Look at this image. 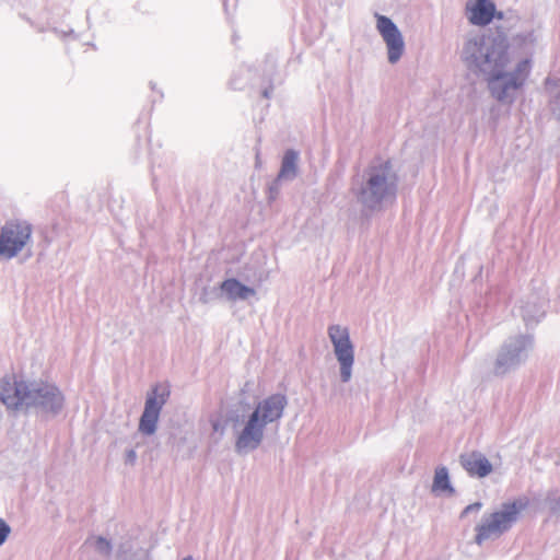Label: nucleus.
<instances>
[{
  "instance_id": "nucleus-1",
  "label": "nucleus",
  "mask_w": 560,
  "mask_h": 560,
  "mask_svg": "<svg viewBox=\"0 0 560 560\" xmlns=\"http://www.w3.org/2000/svg\"><path fill=\"white\" fill-rule=\"evenodd\" d=\"M460 59L467 70L487 82L491 96L511 105L530 74V60L523 58L512 66L510 44L501 34L483 33L467 37Z\"/></svg>"
},
{
  "instance_id": "nucleus-2",
  "label": "nucleus",
  "mask_w": 560,
  "mask_h": 560,
  "mask_svg": "<svg viewBox=\"0 0 560 560\" xmlns=\"http://www.w3.org/2000/svg\"><path fill=\"white\" fill-rule=\"evenodd\" d=\"M287 405V396L277 393L259 400L246 420L244 412L238 409L230 410L226 422L237 432L235 451L246 454L257 450L264 440L265 428L282 418Z\"/></svg>"
},
{
  "instance_id": "nucleus-3",
  "label": "nucleus",
  "mask_w": 560,
  "mask_h": 560,
  "mask_svg": "<svg viewBox=\"0 0 560 560\" xmlns=\"http://www.w3.org/2000/svg\"><path fill=\"white\" fill-rule=\"evenodd\" d=\"M0 401L12 410H35L42 416L56 417L65 405L62 392L52 383L8 378L0 381Z\"/></svg>"
},
{
  "instance_id": "nucleus-4",
  "label": "nucleus",
  "mask_w": 560,
  "mask_h": 560,
  "mask_svg": "<svg viewBox=\"0 0 560 560\" xmlns=\"http://www.w3.org/2000/svg\"><path fill=\"white\" fill-rule=\"evenodd\" d=\"M399 176L390 160L374 159L352 183L351 192L363 211H380L398 192Z\"/></svg>"
},
{
  "instance_id": "nucleus-5",
  "label": "nucleus",
  "mask_w": 560,
  "mask_h": 560,
  "mask_svg": "<svg viewBox=\"0 0 560 560\" xmlns=\"http://www.w3.org/2000/svg\"><path fill=\"white\" fill-rule=\"evenodd\" d=\"M528 504L529 500L526 497L517 498L512 502L503 503L499 511L483 515L481 523L476 527V544L481 545L491 537H500L509 532Z\"/></svg>"
},
{
  "instance_id": "nucleus-6",
  "label": "nucleus",
  "mask_w": 560,
  "mask_h": 560,
  "mask_svg": "<svg viewBox=\"0 0 560 560\" xmlns=\"http://www.w3.org/2000/svg\"><path fill=\"white\" fill-rule=\"evenodd\" d=\"M33 225L30 221L12 218L0 228V257L10 260L23 250L32 255Z\"/></svg>"
},
{
  "instance_id": "nucleus-7",
  "label": "nucleus",
  "mask_w": 560,
  "mask_h": 560,
  "mask_svg": "<svg viewBox=\"0 0 560 560\" xmlns=\"http://www.w3.org/2000/svg\"><path fill=\"white\" fill-rule=\"evenodd\" d=\"M533 347L534 337L529 334L509 337L498 352L493 366L494 375L503 376L517 370L527 361Z\"/></svg>"
},
{
  "instance_id": "nucleus-8",
  "label": "nucleus",
  "mask_w": 560,
  "mask_h": 560,
  "mask_svg": "<svg viewBox=\"0 0 560 560\" xmlns=\"http://www.w3.org/2000/svg\"><path fill=\"white\" fill-rule=\"evenodd\" d=\"M329 340L334 348V354L339 363L340 380L350 382L354 364V346L350 339L349 329L341 325H330L327 329Z\"/></svg>"
},
{
  "instance_id": "nucleus-9",
  "label": "nucleus",
  "mask_w": 560,
  "mask_h": 560,
  "mask_svg": "<svg viewBox=\"0 0 560 560\" xmlns=\"http://www.w3.org/2000/svg\"><path fill=\"white\" fill-rule=\"evenodd\" d=\"M170 389L166 385L155 384L147 393L144 409L139 419V432L150 436L156 432L158 421L164 405L170 397Z\"/></svg>"
},
{
  "instance_id": "nucleus-10",
  "label": "nucleus",
  "mask_w": 560,
  "mask_h": 560,
  "mask_svg": "<svg viewBox=\"0 0 560 560\" xmlns=\"http://www.w3.org/2000/svg\"><path fill=\"white\" fill-rule=\"evenodd\" d=\"M375 19L376 30L386 45L387 60L390 65H395L405 52L402 34L390 18L375 13Z\"/></svg>"
},
{
  "instance_id": "nucleus-11",
  "label": "nucleus",
  "mask_w": 560,
  "mask_h": 560,
  "mask_svg": "<svg viewBox=\"0 0 560 560\" xmlns=\"http://www.w3.org/2000/svg\"><path fill=\"white\" fill-rule=\"evenodd\" d=\"M467 19L472 25L486 26L494 18L503 19V12L497 11L491 0H468L466 3Z\"/></svg>"
},
{
  "instance_id": "nucleus-12",
  "label": "nucleus",
  "mask_w": 560,
  "mask_h": 560,
  "mask_svg": "<svg viewBox=\"0 0 560 560\" xmlns=\"http://www.w3.org/2000/svg\"><path fill=\"white\" fill-rule=\"evenodd\" d=\"M547 298L545 294L532 293L520 305V314L527 327L536 325L546 313Z\"/></svg>"
},
{
  "instance_id": "nucleus-13",
  "label": "nucleus",
  "mask_w": 560,
  "mask_h": 560,
  "mask_svg": "<svg viewBox=\"0 0 560 560\" xmlns=\"http://www.w3.org/2000/svg\"><path fill=\"white\" fill-rule=\"evenodd\" d=\"M459 463L471 477L485 478L492 471V464L480 452L462 454Z\"/></svg>"
},
{
  "instance_id": "nucleus-14",
  "label": "nucleus",
  "mask_w": 560,
  "mask_h": 560,
  "mask_svg": "<svg viewBox=\"0 0 560 560\" xmlns=\"http://www.w3.org/2000/svg\"><path fill=\"white\" fill-rule=\"evenodd\" d=\"M220 290L231 302L246 301L256 295L254 288L242 283L236 278H228L220 283Z\"/></svg>"
},
{
  "instance_id": "nucleus-15",
  "label": "nucleus",
  "mask_w": 560,
  "mask_h": 560,
  "mask_svg": "<svg viewBox=\"0 0 560 560\" xmlns=\"http://www.w3.org/2000/svg\"><path fill=\"white\" fill-rule=\"evenodd\" d=\"M300 153L295 149H287L281 159L280 170L278 172V180L285 183L293 182L299 175Z\"/></svg>"
},
{
  "instance_id": "nucleus-16",
  "label": "nucleus",
  "mask_w": 560,
  "mask_h": 560,
  "mask_svg": "<svg viewBox=\"0 0 560 560\" xmlns=\"http://www.w3.org/2000/svg\"><path fill=\"white\" fill-rule=\"evenodd\" d=\"M278 52H269L266 55L261 66V73L257 72V79H261V83H281L282 75L278 70Z\"/></svg>"
},
{
  "instance_id": "nucleus-17",
  "label": "nucleus",
  "mask_w": 560,
  "mask_h": 560,
  "mask_svg": "<svg viewBox=\"0 0 560 560\" xmlns=\"http://www.w3.org/2000/svg\"><path fill=\"white\" fill-rule=\"evenodd\" d=\"M257 70L242 65L232 74L230 85L233 90H243L248 83H256Z\"/></svg>"
},
{
  "instance_id": "nucleus-18",
  "label": "nucleus",
  "mask_w": 560,
  "mask_h": 560,
  "mask_svg": "<svg viewBox=\"0 0 560 560\" xmlns=\"http://www.w3.org/2000/svg\"><path fill=\"white\" fill-rule=\"evenodd\" d=\"M432 492H447L450 495L455 493V489L450 480L448 470L445 466L435 469Z\"/></svg>"
},
{
  "instance_id": "nucleus-19",
  "label": "nucleus",
  "mask_w": 560,
  "mask_h": 560,
  "mask_svg": "<svg viewBox=\"0 0 560 560\" xmlns=\"http://www.w3.org/2000/svg\"><path fill=\"white\" fill-rule=\"evenodd\" d=\"M84 545L93 548L102 556H109L113 549L110 541L103 536L88 538Z\"/></svg>"
},
{
  "instance_id": "nucleus-20",
  "label": "nucleus",
  "mask_w": 560,
  "mask_h": 560,
  "mask_svg": "<svg viewBox=\"0 0 560 560\" xmlns=\"http://www.w3.org/2000/svg\"><path fill=\"white\" fill-rule=\"evenodd\" d=\"M546 505L551 515L560 517V490L551 489L547 492L545 499Z\"/></svg>"
},
{
  "instance_id": "nucleus-21",
  "label": "nucleus",
  "mask_w": 560,
  "mask_h": 560,
  "mask_svg": "<svg viewBox=\"0 0 560 560\" xmlns=\"http://www.w3.org/2000/svg\"><path fill=\"white\" fill-rule=\"evenodd\" d=\"M549 106L556 119L560 121V86L551 95Z\"/></svg>"
},
{
  "instance_id": "nucleus-22",
  "label": "nucleus",
  "mask_w": 560,
  "mask_h": 560,
  "mask_svg": "<svg viewBox=\"0 0 560 560\" xmlns=\"http://www.w3.org/2000/svg\"><path fill=\"white\" fill-rule=\"evenodd\" d=\"M52 32L63 40H70V39L75 40L79 38V36L74 33V31L71 27H67V28L54 27Z\"/></svg>"
},
{
  "instance_id": "nucleus-23",
  "label": "nucleus",
  "mask_w": 560,
  "mask_h": 560,
  "mask_svg": "<svg viewBox=\"0 0 560 560\" xmlns=\"http://www.w3.org/2000/svg\"><path fill=\"white\" fill-rule=\"evenodd\" d=\"M282 183H285V180H278L277 175L276 178L268 186V199L270 201L275 200L278 197Z\"/></svg>"
},
{
  "instance_id": "nucleus-24",
  "label": "nucleus",
  "mask_w": 560,
  "mask_h": 560,
  "mask_svg": "<svg viewBox=\"0 0 560 560\" xmlns=\"http://www.w3.org/2000/svg\"><path fill=\"white\" fill-rule=\"evenodd\" d=\"M10 533L11 527L4 520L0 518V546H2L7 541Z\"/></svg>"
},
{
  "instance_id": "nucleus-25",
  "label": "nucleus",
  "mask_w": 560,
  "mask_h": 560,
  "mask_svg": "<svg viewBox=\"0 0 560 560\" xmlns=\"http://www.w3.org/2000/svg\"><path fill=\"white\" fill-rule=\"evenodd\" d=\"M482 508V503L481 502H475V503H471V504H468L460 513V517H465L466 515H468L469 513H472V512H478L480 509Z\"/></svg>"
},
{
  "instance_id": "nucleus-26",
  "label": "nucleus",
  "mask_w": 560,
  "mask_h": 560,
  "mask_svg": "<svg viewBox=\"0 0 560 560\" xmlns=\"http://www.w3.org/2000/svg\"><path fill=\"white\" fill-rule=\"evenodd\" d=\"M137 460V453L133 448H129L125 453V464L133 466Z\"/></svg>"
},
{
  "instance_id": "nucleus-27",
  "label": "nucleus",
  "mask_w": 560,
  "mask_h": 560,
  "mask_svg": "<svg viewBox=\"0 0 560 560\" xmlns=\"http://www.w3.org/2000/svg\"><path fill=\"white\" fill-rule=\"evenodd\" d=\"M269 85L268 86H265L261 91V94L265 98L269 100L271 98L272 96V92H273V85L276 83H268Z\"/></svg>"
},
{
  "instance_id": "nucleus-28",
  "label": "nucleus",
  "mask_w": 560,
  "mask_h": 560,
  "mask_svg": "<svg viewBox=\"0 0 560 560\" xmlns=\"http://www.w3.org/2000/svg\"><path fill=\"white\" fill-rule=\"evenodd\" d=\"M150 88H151L152 91H155L156 90V83L151 81L150 82Z\"/></svg>"
},
{
  "instance_id": "nucleus-29",
  "label": "nucleus",
  "mask_w": 560,
  "mask_h": 560,
  "mask_svg": "<svg viewBox=\"0 0 560 560\" xmlns=\"http://www.w3.org/2000/svg\"><path fill=\"white\" fill-rule=\"evenodd\" d=\"M183 560H194L191 556L185 557Z\"/></svg>"
},
{
  "instance_id": "nucleus-30",
  "label": "nucleus",
  "mask_w": 560,
  "mask_h": 560,
  "mask_svg": "<svg viewBox=\"0 0 560 560\" xmlns=\"http://www.w3.org/2000/svg\"><path fill=\"white\" fill-rule=\"evenodd\" d=\"M224 8L228 10V0H224Z\"/></svg>"
},
{
  "instance_id": "nucleus-31",
  "label": "nucleus",
  "mask_w": 560,
  "mask_h": 560,
  "mask_svg": "<svg viewBox=\"0 0 560 560\" xmlns=\"http://www.w3.org/2000/svg\"><path fill=\"white\" fill-rule=\"evenodd\" d=\"M213 429L218 430V424L217 423L213 424Z\"/></svg>"
}]
</instances>
